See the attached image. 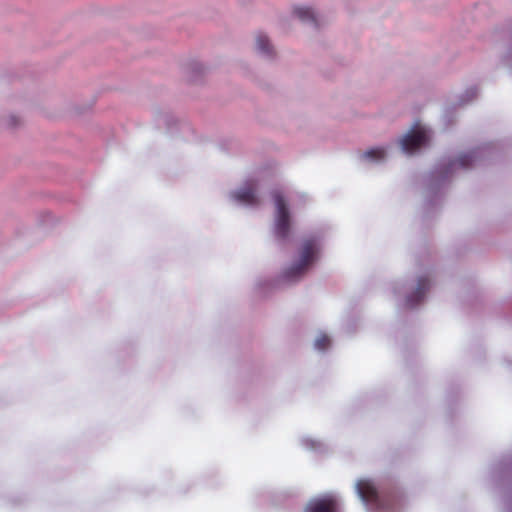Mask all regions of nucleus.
<instances>
[{"mask_svg": "<svg viewBox=\"0 0 512 512\" xmlns=\"http://www.w3.org/2000/svg\"><path fill=\"white\" fill-rule=\"evenodd\" d=\"M318 243L314 238L306 239L299 250V260L284 271L287 280L302 276L317 258Z\"/></svg>", "mask_w": 512, "mask_h": 512, "instance_id": "f257e3e1", "label": "nucleus"}, {"mask_svg": "<svg viewBox=\"0 0 512 512\" xmlns=\"http://www.w3.org/2000/svg\"><path fill=\"white\" fill-rule=\"evenodd\" d=\"M276 206L275 234L278 239L284 240L290 231V213L283 195L276 191L273 193Z\"/></svg>", "mask_w": 512, "mask_h": 512, "instance_id": "f03ea898", "label": "nucleus"}, {"mask_svg": "<svg viewBox=\"0 0 512 512\" xmlns=\"http://www.w3.org/2000/svg\"><path fill=\"white\" fill-rule=\"evenodd\" d=\"M429 141L427 130L420 126L415 125L403 138L400 140L402 150L406 153H413Z\"/></svg>", "mask_w": 512, "mask_h": 512, "instance_id": "7ed1b4c3", "label": "nucleus"}, {"mask_svg": "<svg viewBox=\"0 0 512 512\" xmlns=\"http://www.w3.org/2000/svg\"><path fill=\"white\" fill-rule=\"evenodd\" d=\"M338 502L332 496H325L322 498L310 501L305 507L304 512H337Z\"/></svg>", "mask_w": 512, "mask_h": 512, "instance_id": "20e7f679", "label": "nucleus"}, {"mask_svg": "<svg viewBox=\"0 0 512 512\" xmlns=\"http://www.w3.org/2000/svg\"><path fill=\"white\" fill-rule=\"evenodd\" d=\"M357 492L360 498L366 503H374L378 499L375 486L369 480H359L357 483Z\"/></svg>", "mask_w": 512, "mask_h": 512, "instance_id": "39448f33", "label": "nucleus"}, {"mask_svg": "<svg viewBox=\"0 0 512 512\" xmlns=\"http://www.w3.org/2000/svg\"><path fill=\"white\" fill-rule=\"evenodd\" d=\"M429 288H430L429 280L425 277L419 278L416 290L411 295H409L407 297V305L412 307V306L420 303L423 300V298H424L426 292L429 290Z\"/></svg>", "mask_w": 512, "mask_h": 512, "instance_id": "423d86ee", "label": "nucleus"}, {"mask_svg": "<svg viewBox=\"0 0 512 512\" xmlns=\"http://www.w3.org/2000/svg\"><path fill=\"white\" fill-rule=\"evenodd\" d=\"M235 199L243 204L247 205H255L258 204V198L255 194V190L253 187H245L241 190L237 191L234 194Z\"/></svg>", "mask_w": 512, "mask_h": 512, "instance_id": "0eeeda50", "label": "nucleus"}, {"mask_svg": "<svg viewBox=\"0 0 512 512\" xmlns=\"http://www.w3.org/2000/svg\"><path fill=\"white\" fill-rule=\"evenodd\" d=\"M257 49L267 56L273 55V47L270 45L269 39L264 34H258L256 37Z\"/></svg>", "mask_w": 512, "mask_h": 512, "instance_id": "6e6552de", "label": "nucleus"}, {"mask_svg": "<svg viewBox=\"0 0 512 512\" xmlns=\"http://www.w3.org/2000/svg\"><path fill=\"white\" fill-rule=\"evenodd\" d=\"M294 14L302 21H310L317 25V19L314 12L308 7H297Z\"/></svg>", "mask_w": 512, "mask_h": 512, "instance_id": "1a4fd4ad", "label": "nucleus"}, {"mask_svg": "<svg viewBox=\"0 0 512 512\" xmlns=\"http://www.w3.org/2000/svg\"><path fill=\"white\" fill-rule=\"evenodd\" d=\"M362 157L371 161H379L385 157V150L383 148H372L363 153Z\"/></svg>", "mask_w": 512, "mask_h": 512, "instance_id": "9d476101", "label": "nucleus"}, {"mask_svg": "<svg viewBox=\"0 0 512 512\" xmlns=\"http://www.w3.org/2000/svg\"><path fill=\"white\" fill-rule=\"evenodd\" d=\"M474 160V153H466L455 161L450 163V168H453L456 164L461 168H469Z\"/></svg>", "mask_w": 512, "mask_h": 512, "instance_id": "9b49d317", "label": "nucleus"}, {"mask_svg": "<svg viewBox=\"0 0 512 512\" xmlns=\"http://www.w3.org/2000/svg\"><path fill=\"white\" fill-rule=\"evenodd\" d=\"M330 345V338L327 335H320L315 341V347L318 350H325Z\"/></svg>", "mask_w": 512, "mask_h": 512, "instance_id": "f8f14e48", "label": "nucleus"}]
</instances>
